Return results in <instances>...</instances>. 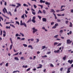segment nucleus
Here are the masks:
<instances>
[{
  "instance_id": "2eb2a0df",
  "label": "nucleus",
  "mask_w": 73,
  "mask_h": 73,
  "mask_svg": "<svg viewBox=\"0 0 73 73\" xmlns=\"http://www.w3.org/2000/svg\"><path fill=\"white\" fill-rule=\"evenodd\" d=\"M21 18L22 19H23V20H24V19H25V17H24V14L22 16Z\"/></svg>"
},
{
  "instance_id": "20e7f679",
  "label": "nucleus",
  "mask_w": 73,
  "mask_h": 73,
  "mask_svg": "<svg viewBox=\"0 0 73 73\" xmlns=\"http://www.w3.org/2000/svg\"><path fill=\"white\" fill-rule=\"evenodd\" d=\"M33 33H35L36 32H37L38 31V30L37 29H35V28L34 27L33 28Z\"/></svg>"
},
{
  "instance_id": "9b49d317",
  "label": "nucleus",
  "mask_w": 73,
  "mask_h": 73,
  "mask_svg": "<svg viewBox=\"0 0 73 73\" xmlns=\"http://www.w3.org/2000/svg\"><path fill=\"white\" fill-rule=\"evenodd\" d=\"M39 66H40L37 67V69H39L40 68H42V65H41V64H39Z\"/></svg>"
},
{
  "instance_id": "37998d69",
  "label": "nucleus",
  "mask_w": 73,
  "mask_h": 73,
  "mask_svg": "<svg viewBox=\"0 0 73 73\" xmlns=\"http://www.w3.org/2000/svg\"><path fill=\"white\" fill-rule=\"evenodd\" d=\"M23 23L22 22V21H21V22H20V25H22V24H23Z\"/></svg>"
},
{
  "instance_id": "e2e57ef3",
  "label": "nucleus",
  "mask_w": 73,
  "mask_h": 73,
  "mask_svg": "<svg viewBox=\"0 0 73 73\" xmlns=\"http://www.w3.org/2000/svg\"><path fill=\"white\" fill-rule=\"evenodd\" d=\"M11 6L12 7H16V5H15L12 4L11 5Z\"/></svg>"
},
{
  "instance_id": "423d86ee",
  "label": "nucleus",
  "mask_w": 73,
  "mask_h": 73,
  "mask_svg": "<svg viewBox=\"0 0 73 73\" xmlns=\"http://www.w3.org/2000/svg\"><path fill=\"white\" fill-rule=\"evenodd\" d=\"M45 4L46 5H50V3L48 2H46L45 3Z\"/></svg>"
},
{
  "instance_id": "f257e3e1",
  "label": "nucleus",
  "mask_w": 73,
  "mask_h": 73,
  "mask_svg": "<svg viewBox=\"0 0 73 73\" xmlns=\"http://www.w3.org/2000/svg\"><path fill=\"white\" fill-rule=\"evenodd\" d=\"M2 11L4 14L6 12V13H7L8 15H10V16H12V15L11 12L10 11H9V13L8 12H7V9L5 7H4V9H3Z\"/></svg>"
},
{
  "instance_id": "0eeeda50",
  "label": "nucleus",
  "mask_w": 73,
  "mask_h": 73,
  "mask_svg": "<svg viewBox=\"0 0 73 73\" xmlns=\"http://www.w3.org/2000/svg\"><path fill=\"white\" fill-rule=\"evenodd\" d=\"M60 52V50H55L54 51V53H58Z\"/></svg>"
},
{
  "instance_id": "f03ea898",
  "label": "nucleus",
  "mask_w": 73,
  "mask_h": 73,
  "mask_svg": "<svg viewBox=\"0 0 73 73\" xmlns=\"http://www.w3.org/2000/svg\"><path fill=\"white\" fill-rule=\"evenodd\" d=\"M36 19V17L34 16L33 17L32 19V22H33V23H36V21H35Z\"/></svg>"
},
{
  "instance_id": "49530a36",
  "label": "nucleus",
  "mask_w": 73,
  "mask_h": 73,
  "mask_svg": "<svg viewBox=\"0 0 73 73\" xmlns=\"http://www.w3.org/2000/svg\"><path fill=\"white\" fill-rule=\"evenodd\" d=\"M32 13L33 15H36V13H35V12H32Z\"/></svg>"
},
{
  "instance_id": "a19ab883",
  "label": "nucleus",
  "mask_w": 73,
  "mask_h": 73,
  "mask_svg": "<svg viewBox=\"0 0 73 73\" xmlns=\"http://www.w3.org/2000/svg\"><path fill=\"white\" fill-rule=\"evenodd\" d=\"M50 66H51V67H54V66L53 65V64H51L50 65Z\"/></svg>"
},
{
  "instance_id": "bb28decb",
  "label": "nucleus",
  "mask_w": 73,
  "mask_h": 73,
  "mask_svg": "<svg viewBox=\"0 0 73 73\" xmlns=\"http://www.w3.org/2000/svg\"><path fill=\"white\" fill-rule=\"evenodd\" d=\"M6 29H10L11 28V27L9 26L8 27V26H6Z\"/></svg>"
},
{
  "instance_id": "ea45409f",
  "label": "nucleus",
  "mask_w": 73,
  "mask_h": 73,
  "mask_svg": "<svg viewBox=\"0 0 73 73\" xmlns=\"http://www.w3.org/2000/svg\"><path fill=\"white\" fill-rule=\"evenodd\" d=\"M60 45H61V43H59L58 45H57V46H60Z\"/></svg>"
},
{
  "instance_id": "0e129e2a",
  "label": "nucleus",
  "mask_w": 73,
  "mask_h": 73,
  "mask_svg": "<svg viewBox=\"0 0 73 73\" xmlns=\"http://www.w3.org/2000/svg\"><path fill=\"white\" fill-rule=\"evenodd\" d=\"M57 16H61V15L60 14H58L57 15Z\"/></svg>"
},
{
  "instance_id": "4468645a",
  "label": "nucleus",
  "mask_w": 73,
  "mask_h": 73,
  "mask_svg": "<svg viewBox=\"0 0 73 73\" xmlns=\"http://www.w3.org/2000/svg\"><path fill=\"white\" fill-rule=\"evenodd\" d=\"M70 24L69 27H72L73 26V24H72V22H70Z\"/></svg>"
},
{
  "instance_id": "774afa93",
  "label": "nucleus",
  "mask_w": 73,
  "mask_h": 73,
  "mask_svg": "<svg viewBox=\"0 0 73 73\" xmlns=\"http://www.w3.org/2000/svg\"><path fill=\"white\" fill-rule=\"evenodd\" d=\"M43 1V0H40V2L41 3H42Z\"/></svg>"
},
{
  "instance_id": "338daca9",
  "label": "nucleus",
  "mask_w": 73,
  "mask_h": 73,
  "mask_svg": "<svg viewBox=\"0 0 73 73\" xmlns=\"http://www.w3.org/2000/svg\"><path fill=\"white\" fill-rule=\"evenodd\" d=\"M60 10H58L56 11V12H60Z\"/></svg>"
},
{
  "instance_id": "ddd939ff",
  "label": "nucleus",
  "mask_w": 73,
  "mask_h": 73,
  "mask_svg": "<svg viewBox=\"0 0 73 73\" xmlns=\"http://www.w3.org/2000/svg\"><path fill=\"white\" fill-rule=\"evenodd\" d=\"M28 48H31V49H33V47L31 45H29L28 46Z\"/></svg>"
},
{
  "instance_id": "864d4df0",
  "label": "nucleus",
  "mask_w": 73,
  "mask_h": 73,
  "mask_svg": "<svg viewBox=\"0 0 73 73\" xmlns=\"http://www.w3.org/2000/svg\"><path fill=\"white\" fill-rule=\"evenodd\" d=\"M68 23H69V21H66V24H68Z\"/></svg>"
},
{
  "instance_id": "4be33fe9",
  "label": "nucleus",
  "mask_w": 73,
  "mask_h": 73,
  "mask_svg": "<svg viewBox=\"0 0 73 73\" xmlns=\"http://www.w3.org/2000/svg\"><path fill=\"white\" fill-rule=\"evenodd\" d=\"M39 13H42V12L41 11V10H39L38 11V14H39Z\"/></svg>"
},
{
  "instance_id": "aec40b11",
  "label": "nucleus",
  "mask_w": 73,
  "mask_h": 73,
  "mask_svg": "<svg viewBox=\"0 0 73 73\" xmlns=\"http://www.w3.org/2000/svg\"><path fill=\"white\" fill-rule=\"evenodd\" d=\"M18 5V6L19 7H21V4L19 3H16Z\"/></svg>"
},
{
  "instance_id": "a18cd8bd",
  "label": "nucleus",
  "mask_w": 73,
  "mask_h": 73,
  "mask_svg": "<svg viewBox=\"0 0 73 73\" xmlns=\"http://www.w3.org/2000/svg\"><path fill=\"white\" fill-rule=\"evenodd\" d=\"M55 28H56V27L55 26H53V27H52V29H54Z\"/></svg>"
},
{
  "instance_id": "1a4fd4ad",
  "label": "nucleus",
  "mask_w": 73,
  "mask_h": 73,
  "mask_svg": "<svg viewBox=\"0 0 73 73\" xmlns=\"http://www.w3.org/2000/svg\"><path fill=\"white\" fill-rule=\"evenodd\" d=\"M42 21L43 22H46V19L45 18H43Z\"/></svg>"
},
{
  "instance_id": "7ed1b4c3",
  "label": "nucleus",
  "mask_w": 73,
  "mask_h": 73,
  "mask_svg": "<svg viewBox=\"0 0 73 73\" xmlns=\"http://www.w3.org/2000/svg\"><path fill=\"white\" fill-rule=\"evenodd\" d=\"M72 41L70 40V39H68L67 40L66 43L67 44H70L72 43Z\"/></svg>"
},
{
  "instance_id": "09e8293b",
  "label": "nucleus",
  "mask_w": 73,
  "mask_h": 73,
  "mask_svg": "<svg viewBox=\"0 0 73 73\" xmlns=\"http://www.w3.org/2000/svg\"><path fill=\"white\" fill-rule=\"evenodd\" d=\"M57 21L58 22H61V20H60V19H57Z\"/></svg>"
},
{
  "instance_id": "69168bd1",
  "label": "nucleus",
  "mask_w": 73,
  "mask_h": 73,
  "mask_svg": "<svg viewBox=\"0 0 73 73\" xmlns=\"http://www.w3.org/2000/svg\"><path fill=\"white\" fill-rule=\"evenodd\" d=\"M72 33V32L71 31H70L69 32V33L70 35H71Z\"/></svg>"
},
{
  "instance_id": "6ab92c4d",
  "label": "nucleus",
  "mask_w": 73,
  "mask_h": 73,
  "mask_svg": "<svg viewBox=\"0 0 73 73\" xmlns=\"http://www.w3.org/2000/svg\"><path fill=\"white\" fill-rule=\"evenodd\" d=\"M42 13H44V14H46V11L45 10H43Z\"/></svg>"
},
{
  "instance_id": "13d9d810",
  "label": "nucleus",
  "mask_w": 73,
  "mask_h": 73,
  "mask_svg": "<svg viewBox=\"0 0 73 73\" xmlns=\"http://www.w3.org/2000/svg\"><path fill=\"white\" fill-rule=\"evenodd\" d=\"M54 24V22H51V25H53Z\"/></svg>"
},
{
  "instance_id": "393cba45",
  "label": "nucleus",
  "mask_w": 73,
  "mask_h": 73,
  "mask_svg": "<svg viewBox=\"0 0 73 73\" xmlns=\"http://www.w3.org/2000/svg\"><path fill=\"white\" fill-rule=\"evenodd\" d=\"M63 7H65V5H62V6L61 7V8H60L61 9H62V8Z\"/></svg>"
},
{
  "instance_id": "7c9ffc66",
  "label": "nucleus",
  "mask_w": 73,
  "mask_h": 73,
  "mask_svg": "<svg viewBox=\"0 0 73 73\" xmlns=\"http://www.w3.org/2000/svg\"><path fill=\"white\" fill-rule=\"evenodd\" d=\"M0 19H1L2 21H3V20H4V19H3V17H1V16H0Z\"/></svg>"
},
{
  "instance_id": "f704fd0d",
  "label": "nucleus",
  "mask_w": 73,
  "mask_h": 73,
  "mask_svg": "<svg viewBox=\"0 0 73 73\" xmlns=\"http://www.w3.org/2000/svg\"><path fill=\"white\" fill-rule=\"evenodd\" d=\"M42 58H44V57H47V56L46 55H44V56H42Z\"/></svg>"
},
{
  "instance_id": "4d7b16f0",
  "label": "nucleus",
  "mask_w": 73,
  "mask_h": 73,
  "mask_svg": "<svg viewBox=\"0 0 73 73\" xmlns=\"http://www.w3.org/2000/svg\"><path fill=\"white\" fill-rule=\"evenodd\" d=\"M27 4H28V5H29V6H31V4L29 3V2H27Z\"/></svg>"
},
{
  "instance_id": "c9c22d12",
  "label": "nucleus",
  "mask_w": 73,
  "mask_h": 73,
  "mask_svg": "<svg viewBox=\"0 0 73 73\" xmlns=\"http://www.w3.org/2000/svg\"><path fill=\"white\" fill-rule=\"evenodd\" d=\"M16 23L18 24V25H20V23H19V22L16 21Z\"/></svg>"
},
{
  "instance_id": "58836bf2",
  "label": "nucleus",
  "mask_w": 73,
  "mask_h": 73,
  "mask_svg": "<svg viewBox=\"0 0 73 73\" xmlns=\"http://www.w3.org/2000/svg\"><path fill=\"white\" fill-rule=\"evenodd\" d=\"M25 40V38H21V41H23L24 40Z\"/></svg>"
},
{
  "instance_id": "c85d7f7f",
  "label": "nucleus",
  "mask_w": 73,
  "mask_h": 73,
  "mask_svg": "<svg viewBox=\"0 0 73 73\" xmlns=\"http://www.w3.org/2000/svg\"><path fill=\"white\" fill-rule=\"evenodd\" d=\"M10 26H11V27H13V28H15V27L14 26V25H11V24H10Z\"/></svg>"
},
{
  "instance_id": "f8f14e48",
  "label": "nucleus",
  "mask_w": 73,
  "mask_h": 73,
  "mask_svg": "<svg viewBox=\"0 0 73 73\" xmlns=\"http://www.w3.org/2000/svg\"><path fill=\"white\" fill-rule=\"evenodd\" d=\"M66 56L65 55L64 57H63V58H62L63 60H64V61L65 60H66Z\"/></svg>"
},
{
  "instance_id": "b1692460",
  "label": "nucleus",
  "mask_w": 73,
  "mask_h": 73,
  "mask_svg": "<svg viewBox=\"0 0 73 73\" xmlns=\"http://www.w3.org/2000/svg\"><path fill=\"white\" fill-rule=\"evenodd\" d=\"M38 5V6L40 7L41 9H42V8H43V5Z\"/></svg>"
},
{
  "instance_id": "de8ad7c7",
  "label": "nucleus",
  "mask_w": 73,
  "mask_h": 73,
  "mask_svg": "<svg viewBox=\"0 0 73 73\" xmlns=\"http://www.w3.org/2000/svg\"><path fill=\"white\" fill-rule=\"evenodd\" d=\"M20 35H22V36L23 37H24V34H23V33H20Z\"/></svg>"
},
{
  "instance_id": "79ce46f5",
  "label": "nucleus",
  "mask_w": 73,
  "mask_h": 73,
  "mask_svg": "<svg viewBox=\"0 0 73 73\" xmlns=\"http://www.w3.org/2000/svg\"><path fill=\"white\" fill-rule=\"evenodd\" d=\"M36 40H37L36 42H39V39H38V38L36 39Z\"/></svg>"
},
{
  "instance_id": "f3484780",
  "label": "nucleus",
  "mask_w": 73,
  "mask_h": 73,
  "mask_svg": "<svg viewBox=\"0 0 73 73\" xmlns=\"http://www.w3.org/2000/svg\"><path fill=\"white\" fill-rule=\"evenodd\" d=\"M12 46H13V44H11L10 48V50H11V49H12Z\"/></svg>"
},
{
  "instance_id": "412c9836",
  "label": "nucleus",
  "mask_w": 73,
  "mask_h": 73,
  "mask_svg": "<svg viewBox=\"0 0 73 73\" xmlns=\"http://www.w3.org/2000/svg\"><path fill=\"white\" fill-rule=\"evenodd\" d=\"M15 60H17L18 61H19V58H18V57H15Z\"/></svg>"
},
{
  "instance_id": "473e14b6",
  "label": "nucleus",
  "mask_w": 73,
  "mask_h": 73,
  "mask_svg": "<svg viewBox=\"0 0 73 73\" xmlns=\"http://www.w3.org/2000/svg\"><path fill=\"white\" fill-rule=\"evenodd\" d=\"M59 32L60 34L62 33V32H63V30H61Z\"/></svg>"
},
{
  "instance_id": "052dcab7",
  "label": "nucleus",
  "mask_w": 73,
  "mask_h": 73,
  "mask_svg": "<svg viewBox=\"0 0 73 73\" xmlns=\"http://www.w3.org/2000/svg\"><path fill=\"white\" fill-rule=\"evenodd\" d=\"M50 53H51V52L49 51V52H47V54H50Z\"/></svg>"
},
{
  "instance_id": "603ef678",
  "label": "nucleus",
  "mask_w": 73,
  "mask_h": 73,
  "mask_svg": "<svg viewBox=\"0 0 73 73\" xmlns=\"http://www.w3.org/2000/svg\"><path fill=\"white\" fill-rule=\"evenodd\" d=\"M6 66H8V63H7L6 64Z\"/></svg>"
},
{
  "instance_id": "a878e982",
  "label": "nucleus",
  "mask_w": 73,
  "mask_h": 73,
  "mask_svg": "<svg viewBox=\"0 0 73 73\" xmlns=\"http://www.w3.org/2000/svg\"><path fill=\"white\" fill-rule=\"evenodd\" d=\"M34 7L36 9V8H37V6L36 5H33Z\"/></svg>"
},
{
  "instance_id": "680f3d73",
  "label": "nucleus",
  "mask_w": 73,
  "mask_h": 73,
  "mask_svg": "<svg viewBox=\"0 0 73 73\" xmlns=\"http://www.w3.org/2000/svg\"><path fill=\"white\" fill-rule=\"evenodd\" d=\"M30 40L31 41H34V39L33 38L31 39Z\"/></svg>"
},
{
  "instance_id": "3c124183",
  "label": "nucleus",
  "mask_w": 73,
  "mask_h": 73,
  "mask_svg": "<svg viewBox=\"0 0 73 73\" xmlns=\"http://www.w3.org/2000/svg\"><path fill=\"white\" fill-rule=\"evenodd\" d=\"M58 23H56L55 25V27H57V26H58Z\"/></svg>"
},
{
  "instance_id": "cd10ccee",
  "label": "nucleus",
  "mask_w": 73,
  "mask_h": 73,
  "mask_svg": "<svg viewBox=\"0 0 73 73\" xmlns=\"http://www.w3.org/2000/svg\"><path fill=\"white\" fill-rule=\"evenodd\" d=\"M57 44H58V43H57V42H55L54 43V46H55V45H57Z\"/></svg>"
},
{
  "instance_id": "6e6552de",
  "label": "nucleus",
  "mask_w": 73,
  "mask_h": 73,
  "mask_svg": "<svg viewBox=\"0 0 73 73\" xmlns=\"http://www.w3.org/2000/svg\"><path fill=\"white\" fill-rule=\"evenodd\" d=\"M50 10H51V11L50 12H51V13H52V12L53 13H55V11L54 10V9H50Z\"/></svg>"
},
{
  "instance_id": "6e6d98bb",
  "label": "nucleus",
  "mask_w": 73,
  "mask_h": 73,
  "mask_svg": "<svg viewBox=\"0 0 73 73\" xmlns=\"http://www.w3.org/2000/svg\"><path fill=\"white\" fill-rule=\"evenodd\" d=\"M31 70V68H28L27 69V71H29V70Z\"/></svg>"
},
{
  "instance_id": "5701e85b",
  "label": "nucleus",
  "mask_w": 73,
  "mask_h": 73,
  "mask_svg": "<svg viewBox=\"0 0 73 73\" xmlns=\"http://www.w3.org/2000/svg\"><path fill=\"white\" fill-rule=\"evenodd\" d=\"M23 45L24 46V47H27L28 46V45L25 44H23Z\"/></svg>"
},
{
  "instance_id": "9d476101",
  "label": "nucleus",
  "mask_w": 73,
  "mask_h": 73,
  "mask_svg": "<svg viewBox=\"0 0 73 73\" xmlns=\"http://www.w3.org/2000/svg\"><path fill=\"white\" fill-rule=\"evenodd\" d=\"M21 25H24L25 27H27V25L25 23H23Z\"/></svg>"
},
{
  "instance_id": "c756f323",
  "label": "nucleus",
  "mask_w": 73,
  "mask_h": 73,
  "mask_svg": "<svg viewBox=\"0 0 73 73\" xmlns=\"http://www.w3.org/2000/svg\"><path fill=\"white\" fill-rule=\"evenodd\" d=\"M19 52H18L16 54H14L13 55V56H15V55L16 56V55H18V54H19Z\"/></svg>"
},
{
  "instance_id": "72a5a7b5",
  "label": "nucleus",
  "mask_w": 73,
  "mask_h": 73,
  "mask_svg": "<svg viewBox=\"0 0 73 73\" xmlns=\"http://www.w3.org/2000/svg\"><path fill=\"white\" fill-rule=\"evenodd\" d=\"M58 35H56L54 36V38H57V37H58Z\"/></svg>"
},
{
  "instance_id": "39448f33",
  "label": "nucleus",
  "mask_w": 73,
  "mask_h": 73,
  "mask_svg": "<svg viewBox=\"0 0 73 73\" xmlns=\"http://www.w3.org/2000/svg\"><path fill=\"white\" fill-rule=\"evenodd\" d=\"M68 63H70V64H72L73 62V60H71V61L70 60H68Z\"/></svg>"
},
{
  "instance_id": "8fccbe9b",
  "label": "nucleus",
  "mask_w": 73,
  "mask_h": 73,
  "mask_svg": "<svg viewBox=\"0 0 73 73\" xmlns=\"http://www.w3.org/2000/svg\"><path fill=\"white\" fill-rule=\"evenodd\" d=\"M63 70V68H60V71H61V72H62V71Z\"/></svg>"
},
{
  "instance_id": "4c0bfd02",
  "label": "nucleus",
  "mask_w": 73,
  "mask_h": 73,
  "mask_svg": "<svg viewBox=\"0 0 73 73\" xmlns=\"http://www.w3.org/2000/svg\"><path fill=\"white\" fill-rule=\"evenodd\" d=\"M38 18H39V19L40 20H41V18H42L41 17H40L38 15Z\"/></svg>"
},
{
  "instance_id": "2f4dec72",
  "label": "nucleus",
  "mask_w": 73,
  "mask_h": 73,
  "mask_svg": "<svg viewBox=\"0 0 73 73\" xmlns=\"http://www.w3.org/2000/svg\"><path fill=\"white\" fill-rule=\"evenodd\" d=\"M42 49H45V48H46V46H42Z\"/></svg>"
},
{
  "instance_id": "e433bc0d",
  "label": "nucleus",
  "mask_w": 73,
  "mask_h": 73,
  "mask_svg": "<svg viewBox=\"0 0 73 73\" xmlns=\"http://www.w3.org/2000/svg\"><path fill=\"white\" fill-rule=\"evenodd\" d=\"M0 31H1L0 35L1 36L2 35V30L1 29H0Z\"/></svg>"
},
{
  "instance_id": "5fc2aeb1",
  "label": "nucleus",
  "mask_w": 73,
  "mask_h": 73,
  "mask_svg": "<svg viewBox=\"0 0 73 73\" xmlns=\"http://www.w3.org/2000/svg\"><path fill=\"white\" fill-rule=\"evenodd\" d=\"M70 72V70H68V71H67V73H69Z\"/></svg>"
},
{
  "instance_id": "dca6fc26",
  "label": "nucleus",
  "mask_w": 73,
  "mask_h": 73,
  "mask_svg": "<svg viewBox=\"0 0 73 73\" xmlns=\"http://www.w3.org/2000/svg\"><path fill=\"white\" fill-rule=\"evenodd\" d=\"M12 23H14V22H6V24H11Z\"/></svg>"
},
{
  "instance_id": "c03bdc74",
  "label": "nucleus",
  "mask_w": 73,
  "mask_h": 73,
  "mask_svg": "<svg viewBox=\"0 0 73 73\" xmlns=\"http://www.w3.org/2000/svg\"><path fill=\"white\" fill-rule=\"evenodd\" d=\"M65 11V9H62L61 10H60V11H61V12H62V11Z\"/></svg>"
},
{
  "instance_id": "a211bd4d",
  "label": "nucleus",
  "mask_w": 73,
  "mask_h": 73,
  "mask_svg": "<svg viewBox=\"0 0 73 73\" xmlns=\"http://www.w3.org/2000/svg\"><path fill=\"white\" fill-rule=\"evenodd\" d=\"M31 18L29 20L27 21V23H29V22H31Z\"/></svg>"
},
{
  "instance_id": "bf43d9fd",
  "label": "nucleus",
  "mask_w": 73,
  "mask_h": 73,
  "mask_svg": "<svg viewBox=\"0 0 73 73\" xmlns=\"http://www.w3.org/2000/svg\"><path fill=\"white\" fill-rule=\"evenodd\" d=\"M71 69V67H69L68 68V70H70Z\"/></svg>"
}]
</instances>
